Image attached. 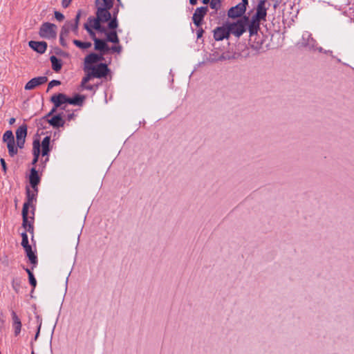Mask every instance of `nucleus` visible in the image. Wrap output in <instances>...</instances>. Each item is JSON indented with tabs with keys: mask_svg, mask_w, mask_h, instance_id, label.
I'll list each match as a JSON object with an SVG mask.
<instances>
[{
	"mask_svg": "<svg viewBox=\"0 0 354 354\" xmlns=\"http://www.w3.org/2000/svg\"><path fill=\"white\" fill-rule=\"evenodd\" d=\"M0 162H1V167H2V169L4 172V174H6V172H7V165H6V162L5 161V160L3 158H1L0 159Z\"/></svg>",
	"mask_w": 354,
	"mask_h": 354,
	"instance_id": "09e8293b",
	"label": "nucleus"
},
{
	"mask_svg": "<svg viewBox=\"0 0 354 354\" xmlns=\"http://www.w3.org/2000/svg\"><path fill=\"white\" fill-rule=\"evenodd\" d=\"M106 41H109L113 44H119L120 40L118 36L116 30H111L110 32L106 33Z\"/></svg>",
	"mask_w": 354,
	"mask_h": 354,
	"instance_id": "cd10ccee",
	"label": "nucleus"
},
{
	"mask_svg": "<svg viewBox=\"0 0 354 354\" xmlns=\"http://www.w3.org/2000/svg\"><path fill=\"white\" fill-rule=\"evenodd\" d=\"M84 99V96L76 94L73 97H68V104L82 106Z\"/></svg>",
	"mask_w": 354,
	"mask_h": 354,
	"instance_id": "a878e982",
	"label": "nucleus"
},
{
	"mask_svg": "<svg viewBox=\"0 0 354 354\" xmlns=\"http://www.w3.org/2000/svg\"><path fill=\"white\" fill-rule=\"evenodd\" d=\"M218 55H219V53L217 51H215V52L209 54V61L211 62H218Z\"/></svg>",
	"mask_w": 354,
	"mask_h": 354,
	"instance_id": "4c0bfd02",
	"label": "nucleus"
},
{
	"mask_svg": "<svg viewBox=\"0 0 354 354\" xmlns=\"http://www.w3.org/2000/svg\"><path fill=\"white\" fill-rule=\"evenodd\" d=\"M3 142L7 145L8 153L10 157H14L18 153V149L16 146L14 135L10 130L6 131L3 135Z\"/></svg>",
	"mask_w": 354,
	"mask_h": 354,
	"instance_id": "20e7f679",
	"label": "nucleus"
},
{
	"mask_svg": "<svg viewBox=\"0 0 354 354\" xmlns=\"http://www.w3.org/2000/svg\"><path fill=\"white\" fill-rule=\"evenodd\" d=\"M29 183L32 188H38L40 183L41 177L39 176L38 171L35 167L31 168L29 175Z\"/></svg>",
	"mask_w": 354,
	"mask_h": 354,
	"instance_id": "2eb2a0df",
	"label": "nucleus"
},
{
	"mask_svg": "<svg viewBox=\"0 0 354 354\" xmlns=\"http://www.w3.org/2000/svg\"><path fill=\"white\" fill-rule=\"evenodd\" d=\"M72 0H62V6L66 8L68 7V6L71 4Z\"/></svg>",
	"mask_w": 354,
	"mask_h": 354,
	"instance_id": "5fc2aeb1",
	"label": "nucleus"
},
{
	"mask_svg": "<svg viewBox=\"0 0 354 354\" xmlns=\"http://www.w3.org/2000/svg\"><path fill=\"white\" fill-rule=\"evenodd\" d=\"M57 109L53 106L52 109L48 112L45 116L43 117V119L48 122V120L50 119V117H53L54 113L57 111Z\"/></svg>",
	"mask_w": 354,
	"mask_h": 354,
	"instance_id": "79ce46f5",
	"label": "nucleus"
},
{
	"mask_svg": "<svg viewBox=\"0 0 354 354\" xmlns=\"http://www.w3.org/2000/svg\"><path fill=\"white\" fill-rule=\"evenodd\" d=\"M84 28L86 30L87 32L90 31L92 29L91 24H88V23L84 24Z\"/></svg>",
	"mask_w": 354,
	"mask_h": 354,
	"instance_id": "bf43d9fd",
	"label": "nucleus"
},
{
	"mask_svg": "<svg viewBox=\"0 0 354 354\" xmlns=\"http://www.w3.org/2000/svg\"><path fill=\"white\" fill-rule=\"evenodd\" d=\"M50 60L52 64V68L55 72H59L62 66V61L59 59L56 56L52 55L50 57Z\"/></svg>",
	"mask_w": 354,
	"mask_h": 354,
	"instance_id": "bb28decb",
	"label": "nucleus"
},
{
	"mask_svg": "<svg viewBox=\"0 0 354 354\" xmlns=\"http://www.w3.org/2000/svg\"><path fill=\"white\" fill-rule=\"evenodd\" d=\"M15 122V118H11L9 120V124H13Z\"/></svg>",
	"mask_w": 354,
	"mask_h": 354,
	"instance_id": "e2e57ef3",
	"label": "nucleus"
},
{
	"mask_svg": "<svg viewBox=\"0 0 354 354\" xmlns=\"http://www.w3.org/2000/svg\"><path fill=\"white\" fill-rule=\"evenodd\" d=\"M36 318H37V322L39 325L37 327V331L35 336V340H37V337L39 335L40 328H41V319L39 317V315H37Z\"/></svg>",
	"mask_w": 354,
	"mask_h": 354,
	"instance_id": "ea45409f",
	"label": "nucleus"
},
{
	"mask_svg": "<svg viewBox=\"0 0 354 354\" xmlns=\"http://www.w3.org/2000/svg\"><path fill=\"white\" fill-rule=\"evenodd\" d=\"M69 32L70 26L65 24L61 29L59 36L67 37L68 36Z\"/></svg>",
	"mask_w": 354,
	"mask_h": 354,
	"instance_id": "72a5a7b5",
	"label": "nucleus"
},
{
	"mask_svg": "<svg viewBox=\"0 0 354 354\" xmlns=\"http://www.w3.org/2000/svg\"><path fill=\"white\" fill-rule=\"evenodd\" d=\"M118 23L117 17H111V19L109 21L108 27L111 30H115V29L118 27Z\"/></svg>",
	"mask_w": 354,
	"mask_h": 354,
	"instance_id": "2f4dec72",
	"label": "nucleus"
},
{
	"mask_svg": "<svg viewBox=\"0 0 354 354\" xmlns=\"http://www.w3.org/2000/svg\"><path fill=\"white\" fill-rule=\"evenodd\" d=\"M74 116H75V114L73 113H70L67 115V120H71L74 118Z\"/></svg>",
	"mask_w": 354,
	"mask_h": 354,
	"instance_id": "680f3d73",
	"label": "nucleus"
},
{
	"mask_svg": "<svg viewBox=\"0 0 354 354\" xmlns=\"http://www.w3.org/2000/svg\"><path fill=\"white\" fill-rule=\"evenodd\" d=\"M65 38H66V37H64L59 36V41H60V44H61L63 47H67V46H68L67 42H66V40H65Z\"/></svg>",
	"mask_w": 354,
	"mask_h": 354,
	"instance_id": "864d4df0",
	"label": "nucleus"
},
{
	"mask_svg": "<svg viewBox=\"0 0 354 354\" xmlns=\"http://www.w3.org/2000/svg\"><path fill=\"white\" fill-rule=\"evenodd\" d=\"M55 19L59 21H62V20H64V16L62 13H61L60 12H58V11H55Z\"/></svg>",
	"mask_w": 354,
	"mask_h": 354,
	"instance_id": "c03bdc74",
	"label": "nucleus"
},
{
	"mask_svg": "<svg viewBox=\"0 0 354 354\" xmlns=\"http://www.w3.org/2000/svg\"><path fill=\"white\" fill-rule=\"evenodd\" d=\"M118 12H119L118 9H115V10L113 12V17H114V16L117 17V15H118Z\"/></svg>",
	"mask_w": 354,
	"mask_h": 354,
	"instance_id": "338daca9",
	"label": "nucleus"
},
{
	"mask_svg": "<svg viewBox=\"0 0 354 354\" xmlns=\"http://www.w3.org/2000/svg\"><path fill=\"white\" fill-rule=\"evenodd\" d=\"M40 153L41 150L39 140H35L32 143L33 159L32 160V165H35L38 162Z\"/></svg>",
	"mask_w": 354,
	"mask_h": 354,
	"instance_id": "aec40b11",
	"label": "nucleus"
},
{
	"mask_svg": "<svg viewBox=\"0 0 354 354\" xmlns=\"http://www.w3.org/2000/svg\"><path fill=\"white\" fill-rule=\"evenodd\" d=\"M34 215L29 216L28 214H22V227L25 229V232H28L32 234V240L33 239L34 233Z\"/></svg>",
	"mask_w": 354,
	"mask_h": 354,
	"instance_id": "9d476101",
	"label": "nucleus"
},
{
	"mask_svg": "<svg viewBox=\"0 0 354 354\" xmlns=\"http://www.w3.org/2000/svg\"><path fill=\"white\" fill-rule=\"evenodd\" d=\"M306 36L307 37V43L306 45L308 46L310 48H314L316 44V41L311 37V35L306 33L303 35V39H306Z\"/></svg>",
	"mask_w": 354,
	"mask_h": 354,
	"instance_id": "7c9ffc66",
	"label": "nucleus"
},
{
	"mask_svg": "<svg viewBox=\"0 0 354 354\" xmlns=\"http://www.w3.org/2000/svg\"><path fill=\"white\" fill-rule=\"evenodd\" d=\"M48 81V78L46 76H40L31 79L28 81L26 86V90H32L34 89L36 86L44 84Z\"/></svg>",
	"mask_w": 354,
	"mask_h": 354,
	"instance_id": "ddd939ff",
	"label": "nucleus"
},
{
	"mask_svg": "<svg viewBox=\"0 0 354 354\" xmlns=\"http://www.w3.org/2000/svg\"><path fill=\"white\" fill-rule=\"evenodd\" d=\"M94 49L102 53H107L110 50V48L107 45L106 41L101 39L95 40Z\"/></svg>",
	"mask_w": 354,
	"mask_h": 354,
	"instance_id": "a211bd4d",
	"label": "nucleus"
},
{
	"mask_svg": "<svg viewBox=\"0 0 354 354\" xmlns=\"http://www.w3.org/2000/svg\"><path fill=\"white\" fill-rule=\"evenodd\" d=\"M203 32L204 30H203V28L198 29L196 31L197 39H200L201 37H202Z\"/></svg>",
	"mask_w": 354,
	"mask_h": 354,
	"instance_id": "6e6d98bb",
	"label": "nucleus"
},
{
	"mask_svg": "<svg viewBox=\"0 0 354 354\" xmlns=\"http://www.w3.org/2000/svg\"><path fill=\"white\" fill-rule=\"evenodd\" d=\"M73 43L81 49H87L92 46L91 42H83L78 39H73Z\"/></svg>",
	"mask_w": 354,
	"mask_h": 354,
	"instance_id": "c756f323",
	"label": "nucleus"
},
{
	"mask_svg": "<svg viewBox=\"0 0 354 354\" xmlns=\"http://www.w3.org/2000/svg\"><path fill=\"white\" fill-rule=\"evenodd\" d=\"M29 46L38 53L43 54L47 48V43L46 41H30Z\"/></svg>",
	"mask_w": 354,
	"mask_h": 354,
	"instance_id": "dca6fc26",
	"label": "nucleus"
},
{
	"mask_svg": "<svg viewBox=\"0 0 354 354\" xmlns=\"http://www.w3.org/2000/svg\"><path fill=\"white\" fill-rule=\"evenodd\" d=\"M81 15H82V10H79L77 11V15L75 16V18L74 19V22H73L74 24H77V25L79 26V22H80V19Z\"/></svg>",
	"mask_w": 354,
	"mask_h": 354,
	"instance_id": "49530a36",
	"label": "nucleus"
},
{
	"mask_svg": "<svg viewBox=\"0 0 354 354\" xmlns=\"http://www.w3.org/2000/svg\"><path fill=\"white\" fill-rule=\"evenodd\" d=\"M268 0H260L256 8V13L252 18L260 21H266L267 16V10L266 4Z\"/></svg>",
	"mask_w": 354,
	"mask_h": 354,
	"instance_id": "423d86ee",
	"label": "nucleus"
},
{
	"mask_svg": "<svg viewBox=\"0 0 354 354\" xmlns=\"http://www.w3.org/2000/svg\"><path fill=\"white\" fill-rule=\"evenodd\" d=\"M189 3L192 6H194L197 3V0H189Z\"/></svg>",
	"mask_w": 354,
	"mask_h": 354,
	"instance_id": "0e129e2a",
	"label": "nucleus"
},
{
	"mask_svg": "<svg viewBox=\"0 0 354 354\" xmlns=\"http://www.w3.org/2000/svg\"><path fill=\"white\" fill-rule=\"evenodd\" d=\"M114 0H95V6L97 10L102 8L104 10H110L113 6Z\"/></svg>",
	"mask_w": 354,
	"mask_h": 354,
	"instance_id": "5701e85b",
	"label": "nucleus"
},
{
	"mask_svg": "<svg viewBox=\"0 0 354 354\" xmlns=\"http://www.w3.org/2000/svg\"><path fill=\"white\" fill-rule=\"evenodd\" d=\"M106 53H100V54H97L96 53V60L97 62H101V61H103L104 59V55H105Z\"/></svg>",
	"mask_w": 354,
	"mask_h": 354,
	"instance_id": "3c124183",
	"label": "nucleus"
},
{
	"mask_svg": "<svg viewBox=\"0 0 354 354\" xmlns=\"http://www.w3.org/2000/svg\"><path fill=\"white\" fill-rule=\"evenodd\" d=\"M82 88L88 90V91H93L94 90L95 86L91 84L84 85V86H82Z\"/></svg>",
	"mask_w": 354,
	"mask_h": 354,
	"instance_id": "4d7b16f0",
	"label": "nucleus"
},
{
	"mask_svg": "<svg viewBox=\"0 0 354 354\" xmlns=\"http://www.w3.org/2000/svg\"><path fill=\"white\" fill-rule=\"evenodd\" d=\"M57 27L55 24L49 22H45L41 24L39 28V36L42 38L50 39L57 37Z\"/></svg>",
	"mask_w": 354,
	"mask_h": 354,
	"instance_id": "7ed1b4c3",
	"label": "nucleus"
},
{
	"mask_svg": "<svg viewBox=\"0 0 354 354\" xmlns=\"http://www.w3.org/2000/svg\"><path fill=\"white\" fill-rule=\"evenodd\" d=\"M110 10H104L98 8L96 11V17L100 19L102 23L108 22L111 18Z\"/></svg>",
	"mask_w": 354,
	"mask_h": 354,
	"instance_id": "6ab92c4d",
	"label": "nucleus"
},
{
	"mask_svg": "<svg viewBox=\"0 0 354 354\" xmlns=\"http://www.w3.org/2000/svg\"><path fill=\"white\" fill-rule=\"evenodd\" d=\"M68 97L64 93L55 94L50 97V102L53 103L54 106L57 109L60 108L62 110L66 109V106L62 105L68 103Z\"/></svg>",
	"mask_w": 354,
	"mask_h": 354,
	"instance_id": "1a4fd4ad",
	"label": "nucleus"
},
{
	"mask_svg": "<svg viewBox=\"0 0 354 354\" xmlns=\"http://www.w3.org/2000/svg\"><path fill=\"white\" fill-rule=\"evenodd\" d=\"M231 57L229 55H225V53H223L218 55V62H223L227 59H230Z\"/></svg>",
	"mask_w": 354,
	"mask_h": 354,
	"instance_id": "a18cd8bd",
	"label": "nucleus"
},
{
	"mask_svg": "<svg viewBox=\"0 0 354 354\" xmlns=\"http://www.w3.org/2000/svg\"><path fill=\"white\" fill-rule=\"evenodd\" d=\"M55 53L57 55L62 56V57H67L69 55L68 53L64 52V50H62L59 48H55Z\"/></svg>",
	"mask_w": 354,
	"mask_h": 354,
	"instance_id": "58836bf2",
	"label": "nucleus"
},
{
	"mask_svg": "<svg viewBox=\"0 0 354 354\" xmlns=\"http://www.w3.org/2000/svg\"><path fill=\"white\" fill-rule=\"evenodd\" d=\"M89 36L91 38L95 41V39H97L98 38L96 37L95 32L91 29L90 31L88 32Z\"/></svg>",
	"mask_w": 354,
	"mask_h": 354,
	"instance_id": "603ef678",
	"label": "nucleus"
},
{
	"mask_svg": "<svg viewBox=\"0 0 354 354\" xmlns=\"http://www.w3.org/2000/svg\"><path fill=\"white\" fill-rule=\"evenodd\" d=\"M50 136H46L42 142L41 144H40V147H41V155L42 156H47L50 151Z\"/></svg>",
	"mask_w": 354,
	"mask_h": 354,
	"instance_id": "393cba45",
	"label": "nucleus"
},
{
	"mask_svg": "<svg viewBox=\"0 0 354 354\" xmlns=\"http://www.w3.org/2000/svg\"><path fill=\"white\" fill-rule=\"evenodd\" d=\"M260 21L252 18L250 24L248 23L247 27H248L249 33L251 37L257 34L260 28Z\"/></svg>",
	"mask_w": 354,
	"mask_h": 354,
	"instance_id": "412c9836",
	"label": "nucleus"
},
{
	"mask_svg": "<svg viewBox=\"0 0 354 354\" xmlns=\"http://www.w3.org/2000/svg\"><path fill=\"white\" fill-rule=\"evenodd\" d=\"M245 10L246 8H243V6L239 3L229 9L227 12V16L232 19L239 17L245 13Z\"/></svg>",
	"mask_w": 354,
	"mask_h": 354,
	"instance_id": "4468645a",
	"label": "nucleus"
},
{
	"mask_svg": "<svg viewBox=\"0 0 354 354\" xmlns=\"http://www.w3.org/2000/svg\"><path fill=\"white\" fill-rule=\"evenodd\" d=\"M86 72H87V73L82 80L81 86H84V85L86 84L88 82H89L92 78L95 77L92 75L91 71H86Z\"/></svg>",
	"mask_w": 354,
	"mask_h": 354,
	"instance_id": "473e14b6",
	"label": "nucleus"
},
{
	"mask_svg": "<svg viewBox=\"0 0 354 354\" xmlns=\"http://www.w3.org/2000/svg\"><path fill=\"white\" fill-rule=\"evenodd\" d=\"M28 127L26 124H23L18 127L16 131V146L17 149H23L27 136Z\"/></svg>",
	"mask_w": 354,
	"mask_h": 354,
	"instance_id": "39448f33",
	"label": "nucleus"
},
{
	"mask_svg": "<svg viewBox=\"0 0 354 354\" xmlns=\"http://www.w3.org/2000/svg\"><path fill=\"white\" fill-rule=\"evenodd\" d=\"M66 24L70 26V31L72 30L75 35L78 34V25L74 24L71 21H66Z\"/></svg>",
	"mask_w": 354,
	"mask_h": 354,
	"instance_id": "e433bc0d",
	"label": "nucleus"
},
{
	"mask_svg": "<svg viewBox=\"0 0 354 354\" xmlns=\"http://www.w3.org/2000/svg\"><path fill=\"white\" fill-rule=\"evenodd\" d=\"M25 270L28 273V276H30V273H32L28 268H26Z\"/></svg>",
	"mask_w": 354,
	"mask_h": 354,
	"instance_id": "774afa93",
	"label": "nucleus"
},
{
	"mask_svg": "<svg viewBox=\"0 0 354 354\" xmlns=\"http://www.w3.org/2000/svg\"><path fill=\"white\" fill-rule=\"evenodd\" d=\"M12 321V326L14 328V333L15 336H18L21 333V322L19 317L17 316V313L12 310L11 312Z\"/></svg>",
	"mask_w": 354,
	"mask_h": 354,
	"instance_id": "f3484780",
	"label": "nucleus"
},
{
	"mask_svg": "<svg viewBox=\"0 0 354 354\" xmlns=\"http://www.w3.org/2000/svg\"><path fill=\"white\" fill-rule=\"evenodd\" d=\"M64 115V114L63 112L54 115L48 120V122L53 128L58 129L59 127H62L65 124V120L63 118Z\"/></svg>",
	"mask_w": 354,
	"mask_h": 354,
	"instance_id": "f8f14e48",
	"label": "nucleus"
},
{
	"mask_svg": "<svg viewBox=\"0 0 354 354\" xmlns=\"http://www.w3.org/2000/svg\"><path fill=\"white\" fill-rule=\"evenodd\" d=\"M96 53H91L84 58V71H86L89 69V67L93 66V64L97 63L96 60Z\"/></svg>",
	"mask_w": 354,
	"mask_h": 354,
	"instance_id": "b1692460",
	"label": "nucleus"
},
{
	"mask_svg": "<svg viewBox=\"0 0 354 354\" xmlns=\"http://www.w3.org/2000/svg\"><path fill=\"white\" fill-rule=\"evenodd\" d=\"M21 236L22 238L21 243V246L24 248V247L30 245V244L28 243V235L26 234V232H22Z\"/></svg>",
	"mask_w": 354,
	"mask_h": 354,
	"instance_id": "f704fd0d",
	"label": "nucleus"
},
{
	"mask_svg": "<svg viewBox=\"0 0 354 354\" xmlns=\"http://www.w3.org/2000/svg\"><path fill=\"white\" fill-rule=\"evenodd\" d=\"M122 49V46H121L120 45H118V46H113L110 48V50H111L112 51H113V52H116V53H121Z\"/></svg>",
	"mask_w": 354,
	"mask_h": 354,
	"instance_id": "de8ad7c7",
	"label": "nucleus"
},
{
	"mask_svg": "<svg viewBox=\"0 0 354 354\" xmlns=\"http://www.w3.org/2000/svg\"><path fill=\"white\" fill-rule=\"evenodd\" d=\"M29 279V283L33 287L35 288L37 285V281L36 279L34 277V274L32 273H30V276H28Z\"/></svg>",
	"mask_w": 354,
	"mask_h": 354,
	"instance_id": "37998d69",
	"label": "nucleus"
},
{
	"mask_svg": "<svg viewBox=\"0 0 354 354\" xmlns=\"http://www.w3.org/2000/svg\"><path fill=\"white\" fill-rule=\"evenodd\" d=\"M88 71H91L92 75L96 78L105 77L110 71L107 64L104 63H100L97 66H91Z\"/></svg>",
	"mask_w": 354,
	"mask_h": 354,
	"instance_id": "0eeeda50",
	"label": "nucleus"
},
{
	"mask_svg": "<svg viewBox=\"0 0 354 354\" xmlns=\"http://www.w3.org/2000/svg\"><path fill=\"white\" fill-rule=\"evenodd\" d=\"M96 30H97V31H99L100 32H104L105 34L107 33L106 30V28L104 26H102L101 24H100V27L99 28H96Z\"/></svg>",
	"mask_w": 354,
	"mask_h": 354,
	"instance_id": "13d9d810",
	"label": "nucleus"
},
{
	"mask_svg": "<svg viewBox=\"0 0 354 354\" xmlns=\"http://www.w3.org/2000/svg\"><path fill=\"white\" fill-rule=\"evenodd\" d=\"M243 8H246V6L248 5V0H241V2L239 3Z\"/></svg>",
	"mask_w": 354,
	"mask_h": 354,
	"instance_id": "052dcab7",
	"label": "nucleus"
},
{
	"mask_svg": "<svg viewBox=\"0 0 354 354\" xmlns=\"http://www.w3.org/2000/svg\"><path fill=\"white\" fill-rule=\"evenodd\" d=\"M207 11V6H201L197 8L195 10V12L192 16L193 23L195 24V26H196L197 27H200L201 26L203 19L206 15Z\"/></svg>",
	"mask_w": 354,
	"mask_h": 354,
	"instance_id": "6e6552de",
	"label": "nucleus"
},
{
	"mask_svg": "<svg viewBox=\"0 0 354 354\" xmlns=\"http://www.w3.org/2000/svg\"><path fill=\"white\" fill-rule=\"evenodd\" d=\"M32 189L30 190L28 186L26 187V201L24 203L21 214H28L29 208L31 207V214L35 215V207L33 203L37 201L38 188Z\"/></svg>",
	"mask_w": 354,
	"mask_h": 354,
	"instance_id": "f03ea898",
	"label": "nucleus"
},
{
	"mask_svg": "<svg viewBox=\"0 0 354 354\" xmlns=\"http://www.w3.org/2000/svg\"><path fill=\"white\" fill-rule=\"evenodd\" d=\"M210 7L217 11L221 7V0H211Z\"/></svg>",
	"mask_w": 354,
	"mask_h": 354,
	"instance_id": "c9c22d12",
	"label": "nucleus"
},
{
	"mask_svg": "<svg viewBox=\"0 0 354 354\" xmlns=\"http://www.w3.org/2000/svg\"><path fill=\"white\" fill-rule=\"evenodd\" d=\"M227 24L214 30V38L216 41H221L223 39H228L230 37Z\"/></svg>",
	"mask_w": 354,
	"mask_h": 354,
	"instance_id": "9b49d317",
	"label": "nucleus"
},
{
	"mask_svg": "<svg viewBox=\"0 0 354 354\" xmlns=\"http://www.w3.org/2000/svg\"><path fill=\"white\" fill-rule=\"evenodd\" d=\"M248 22L249 17L245 16L236 22L227 23L230 35L232 34L236 37H240L246 31Z\"/></svg>",
	"mask_w": 354,
	"mask_h": 354,
	"instance_id": "f257e3e1",
	"label": "nucleus"
},
{
	"mask_svg": "<svg viewBox=\"0 0 354 354\" xmlns=\"http://www.w3.org/2000/svg\"><path fill=\"white\" fill-rule=\"evenodd\" d=\"M60 84H61V82L59 80H53L50 81L48 84L47 92L49 91V90L50 88H52L53 86H59Z\"/></svg>",
	"mask_w": 354,
	"mask_h": 354,
	"instance_id": "a19ab883",
	"label": "nucleus"
},
{
	"mask_svg": "<svg viewBox=\"0 0 354 354\" xmlns=\"http://www.w3.org/2000/svg\"><path fill=\"white\" fill-rule=\"evenodd\" d=\"M24 249L26 253V256L28 258L30 262L33 265V267H32V268H33L34 267L36 266V265L38 263L37 257V255L35 254V253L32 250V247L30 245L24 247Z\"/></svg>",
	"mask_w": 354,
	"mask_h": 354,
	"instance_id": "4be33fe9",
	"label": "nucleus"
},
{
	"mask_svg": "<svg viewBox=\"0 0 354 354\" xmlns=\"http://www.w3.org/2000/svg\"><path fill=\"white\" fill-rule=\"evenodd\" d=\"M88 21L91 24V28H93L95 30H96V28H99L100 27L101 23H102L100 21V19H99L97 17H88Z\"/></svg>",
	"mask_w": 354,
	"mask_h": 354,
	"instance_id": "c85d7f7f",
	"label": "nucleus"
},
{
	"mask_svg": "<svg viewBox=\"0 0 354 354\" xmlns=\"http://www.w3.org/2000/svg\"><path fill=\"white\" fill-rule=\"evenodd\" d=\"M279 1H276L274 5H273V8L275 10L277 9V8L279 6Z\"/></svg>",
	"mask_w": 354,
	"mask_h": 354,
	"instance_id": "69168bd1",
	"label": "nucleus"
},
{
	"mask_svg": "<svg viewBox=\"0 0 354 354\" xmlns=\"http://www.w3.org/2000/svg\"><path fill=\"white\" fill-rule=\"evenodd\" d=\"M12 288L17 292L19 288V283L17 282L15 279L12 281Z\"/></svg>",
	"mask_w": 354,
	"mask_h": 354,
	"instance_id": "8fccbe9b",
	"label": "nucleus"
}]
</instances>
